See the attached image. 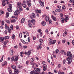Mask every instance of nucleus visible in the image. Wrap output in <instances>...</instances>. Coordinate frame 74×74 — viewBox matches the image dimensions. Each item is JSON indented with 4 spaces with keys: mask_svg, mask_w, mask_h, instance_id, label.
<instances>
[{
    "mask_svg": "<svg viewBox=\"0 0 74 74\" xmlns=\"http://www.w3.org/2000/svg\"><path fill=\"white\" fill-rule=\"evenodd\" d=\"M42 67H43V71H46L47 70V65H45V66L44 65H43Z\"/></svg>",
    "mask_w": 74,
    "mask_h": 74,
    "instance_id": "obj_9",
    "label": "nucleus"
},
{
    "mask_svg": "<svg viewBox=\"0 0 74 74\" xmlns=\"http://www.w3.org/2000/svg\"><path fill=\"white\" fill-rule=\"evenodd\" d=\"M30 22H31V21L29 20L28 21V26L29 27H30L31 28H32V27H33V25L31 23H30Z\"/></svg>",
    "mask_w": 74,
    "mask_h": 74,
    "instance_id": "obj_8",
    "label": "nucleus"
},
{
    "mask_svg": "<svg viewBox=\"0 0 74 74\" xmlns=\"http://www.w3.org/2000/svg\"><path fill=\"white\" fill-rule=\"evenodd\" d=\"M62 8L63 10H64V9H66V7H65V6L63 5L62 7Z\"/></svg>",
    "mask_w": 74,
    "mask_h": 74,
    "instance_id": "obj_62",
    "label": "nucleus"
},
{
    "mask_svg": "<svg viewBox=\"0 0 74 74\" xmlns=\"http://www.w3.org/2000/svg\"><path fill=\"white\" fill-rule=\"evenodd\" d=\"M5 65H7V62L6 61L4 62V63L2 64V66H4Z\"/></svg>",
    "mask_w": 74,
    "mask_h": 74,
    "instance_id": "obj_20",
    "label": "nucleus"
},
{
    "mask_svg": "<svg viewBox=\"0 0 74 74\" xmlns=\"http://www.w3.org/2000/svg\"><path fill=\"white\" fill-rule=\"evenodd\" d=\"M18 58L16 57H15V58L14 60V62H16V61H18Z\"/></svg>",
    "mask_w": 74,
    "mask_h": 74,
    "instance_id": "obj_36",
    "label": "nucleus"
},
{
    "mask_svg": "<svg viewBox=\"0 0 74 74\" xmlns=\"http://www.w3.org/2000/svg\"><path fill=\"white\" fill-rule=\"evenodd\" d=\"M9 40H6L4 42V44H5V45H6L7 44L8 42H9Z\"/></svg>",
    "mask_w": 74,
    "mask_h": 74,
    "instance_id": "obj_28",
    "label": "nucleus"
},
{
    "mask_svg": "<svg viewBox=\"0 0 74 74\" xmlns=\"http://www.w3.org/2000/svg\"><path fill=\"white\" fill-rule=\"evenodd\" d=\"M4 21H1V24L2 25H4Z\"/></svg>",
    "mask_w": 74,
    "mask_h": 74,
    "instance_id": "obj_48",
    "label": "nucleus"
},
{
    "mask_svg": "<svg viewBox=\"0 0 74 74\" xmlns=\"http://www.w3.org/2000/svg\"><path fill=\"white\" fill-rule=\"evenodd\" d=\"M39 3L42 7H44V4L43 1H40L39 2Z\"/></svg>",
    "mask_w": 74,
    "mask_h": 74,
    "instance_id": "obj_12",
    "label": "nucleus"
},
{
    "mask_svg": "<svg viewBox=\"0 0 74 74\" xmlns=\"http://www.w3.org/2000/svg\"><path fill=\"white\" fill-rule=\"evenodd\" d=\"M16 22L15 19H12L11 20V23H15Z\"/></svg>",
    "mask_w": 74,
    "mask_h": 74,
    "instance_id": "obj_25",
    "label": "nucleus"
},
{
    "mask_svg": "<svg viewBox=\"0 0 74 74\" xmlns=\"http://www.w3.org/2000/svg\"><path fill=\"white\" fill-rule=\"evenodd\" d=\"M34 73V74H39V73L38 72H37V71L36 70V72H35Z\"/></svg>",
    "mask_w": 74,
    "mask_h": 74,
    "instance_id": "obj_64",
    "label": "nucleus"
},
{
    "mask_svg": "<svg viewBox=\"0 0 74 74\" xmlns=\"http://www.w3.org/2000/svg\"><path fill=\"white\" fill-rule=\"evenodd\" d=\"M36 72V70H34L33 71H32L30 73V74H33L34 73Z\"/></svg>",
    "mask_w": 74,
    "mask_h": 74,
    "instance_id": "obj_23",
    "label": "nucleus"
},
{
    "mask_svg": "<svg viewBox=\"0 0 74 74\" xmlns=\"http://www.w3.org/2000/svg\"><path fill=\"white\" fill-rule=\"evenodd\" d=\"M64 19L63 18H61V21L63 23H64Z\"/></svg>",
    "mask_w": 74,
    "mask_h": 74,
    "instance_id": "obj_41",
    "label": "nucleus"
},
{
    "mask_svg": "<svg viewBox=\"0 0 74 74\" xmlns=\"http://www.w3.org/2000/svg\"><path fill=\"white\" fill-rule=\"evenodd\" d=\"M14 73H12V74H18L20 72L19 70L18 69H15L14 70Z\"/></svg>",
    "mask_w": 74,
    "mask_h": 74,
    "instance_id": "obj_3",
    "label": "nucleus"
},
{
    "mask_svg": "<svg viewBox=\"0 0 74 74\" xmlns=\"http://www.w3.org/2000/svg\"><path fill=\"white\" fill-rule=\"evenodd\" d=\"M29 63V61H26V64H25L27 66H28V64Z\"/></svg>",
    "mask_w": 74,
    "mask_h": 74,
    "instance_id": "obj_45",
    "label": "nucleus"
},
{
    "mask_svg": "<svg viewBox=\"0 0 74 74\" xmlns=\"http://www.w3.org/2000/svg\"><path fill=\"white\" fill-rule=\"evenodd\" d=\"M24 54H25V55H27L28 56H29V55H30V54H31V51H28V52L25 51Z\"/></svg>",
    "mask_w": 74,
    "mask_h": 74,
    "instance_id": "obj_4",
    "label": "nucleus"
},
{
    "mask_svg": "<svg viewBox=\"0 0 74 74\" xmlns=\"http://www.w3.org/2000/svg\"><path fill=\"white\" fill-rule=\"evenodd\" d=\"M52 41V44L53 45V44H54L55 43V42H56V40H53Z\"/></svg>",
    "mask_w": 74,
    "mask_h": 74,
    "instance_id": "obj_26",
    "label": "nucleus"
},
{
    "mask_svg": "<svg viewBox=\"0 0 74 74\" xmlns=\"http://www.w3.org/2000/svg\"><path fill=\"white\" fill-rule=\"evenodd\" d=\"M30 64H31V65H33V66H32L33 68L34 67V64H33V62H30Z\"/></svg>",
    "mask_w": 74,
    "mask_h": 74,
    "instance_id": "obj_31",
    "label": "nucleus"
},
{
    "mask_svg": "<svg viewBox=\"0 0 74 74\" xmlns=\"http://www.w3.org/2000/svg\"><path fill=\"white\" fill-rule=\"evenodd\" d=\"M36 12L39 14H41V10H38V9L36 10Z\"/></svg>",
    "mask_w": 74,
    "mask_h": 74,
    "instance_id": "obj_22",
    "label": "nucleus"
},
{
    "mask_svg": "<svg viewBox=\"0 0 74 74\" xmlns=\"http://www.w3.org/2000/svg\"><path fill=\"white\" fill-rule=\"evenodd\" d=\"M63 64H65V63H66V60L64 59L63 61Z\"/></svg>",
    "mask_w": 74,
    "mask_h": 74,
    "instance_id": "obj_57",
    "label": "nucleus"
},
{
    "mask_svg": "<svg viewBox=\"0 0 74 74\" xmlns=\"http://www.w3.org/2000/svg\"><path fill=\"white\" fill-rule=\"evenodd\" d=\"M30 23H32L33 25H35V23H36V21H35V20L32 19V20L31 21Z\"/></svg>",
    "mask_w": 74,
    "mask_h": 74,
    "instance_id": "obj_14",
    "label": "nucleus"
},
{
    "mask_svg": "<svg viewBox=\"0 0 74 74\" xmlns=\"http://www.w3.org/2000/svg\"><path fill=\"white\" fill-rule=\"evenodd\" d=\"M61 67V64H59L58 65V68H59Z\"/></svg>",
    "mask_w": 74,
    "mask_h": 74,
    "instance_id": "obj_46",
    "label": "nucleus"
},
{
    "mask_svg": "<svg viewBox=\"0 0 74 74\" xmlns=\"http://www.w3.org/2000/svg\"><path fill=\"white\" fill-rule=\"evenodd\" d=\"M52 19L54 21H56V17H55L53 15H52Z\"/></svg>",
    "mask_w": 74,
    "mask_h": 74,
    "instance_id": "obj_18",
    "label": "nucleus"
},
{
    "mask_svg": "<svg viewBox=\"0 0 74 74\" xmlns=\"http://www.w3.org/2000/svg\"><path fill=\"white\" fill-rule=\"evenodd\" d=\"M21 2H19L17 3V8H19V10L21 11H23V10L22 9V7L21 6Z\"/></svg>",
    "mask_w": 74,
    "mask_h": 74,
    "instance_id": "obj_2",
    "label": "nucleus"
},
{
    "mask_svg": "<svg viewBox=\"0 0 74 74\" xmlns=\"http://www.w3.org/2000/svg\"><path fill=\"white\" fill-rule=\"evenodd\" d=\"M0 42L2 43L4 42V38L3 37H1L0 38Z\"/></svg>",
    "mask_w": 74,
    "mask_h": 74,
    "instance_id": "obj_10",
    "label": "nucleus"
},
{
    "mask_svg": "<svg viewBox=\"0 0 74 74\" xmlns=\"http://www.w3.org/2000/svg\"><path fill=\"white\" fill-rule=\"evenodd\" d=\"M32 16L33 17H31V16H30V18L31 19H33V18H36V15H35V14H34V13H33L32 14Z\"/></svg>",
    "mask_w": 74,
    "mask_h": 74,
    "instance_id": "obj_11",
    "label": "nucleus"
},
{
    "mask_svg": "<svg viewBox=\"0 0 74 74\" xmlns=\"http://www.w3.org/2000/svg\"><path fill=\"white\" fill-rule=\"evenodd\" d=\"M5 21L6 22V23H10V21L9 20H7L6 19L5 20Z\"/></svg>",
    "mask_w": 74,
    "mask_h": 74,
    "instance_id": "obj_33",
    "label": "nucleus"
},
{
    "mask_svg": "<svg viewBox=\"0 0 74 74\" xmlns=\"http://www.w3.org/2000/svg\"><path fill=\"white\" fill-rule=\"evenodd\" d=\"M41 24L42 26H44L46 25V22L45 21H42L41 23Z\"/></svg>",
    "mask_w": 74,
    "mask_h": 74,
    "instance_id": "obj_16",
    "label": "nucleus"
},
{
    "mask_svg": "<svg viewBox=\"0 0 74 74\" xmlns=\"http://www.w3.org/2000/svg\"><path fill=\"white\" fill-rule=\"evenodd\" d=\"M69 18H70L69 16H66L65 18L64 19V20L66 22H67V20H69Z\"/></svg>",
    "mask_w": 74,
    "mask_h": 74,
    "instance_id": "obj_7",
    "label": "nucleus"
},
{
    "mask_svg": "<svg viewBox=\"0 0 74 74\" xmlns=\"http://www.w3.org/2000/svg\"><path fill=\"white\" fill-rule=\"evenodd\" d=\"M26 3L28 5V7H31L32 6V3L30 2H27Z\"/></svg>",
    "mask_w": 74,
    "mask_h": 74,
    "instance_id": "obj_19",
    "label": "nucleus"
},
{
    "mask_svg": "<svg viewBox=\"0 0 74 74\" xmlns=\"http://www.w3.org/2000/svg\"><path fill=\"white\" fill-rule=\"evenodd\" d=\"M9 38H10V36H5L4 37L5 40L9 39Z\"/></svg>",
    "mask_w": 74,
    "mask_h": 74,
    "instance_id": "obj_30",
    "label": "nucleus"
},
{
    "mask_svg": "<svg viewBox=\"0 0 74 74\" xmlns=\"http://www.w3.org/2000/svg\"><path fill=\"white\" fill-rule=\"evenodd\" d=\"M1 12V14H4V11H3L0 10V14Z\"/></svg>",
    "mask_w": 74,
    "mask_h": 74,
    "instance_id": "obj_55",
    "label": "nucleus"
},
{
    "mask_svg": "<svg viewBox=\"0 0 74 74\" xmlns=\"http://www.w3.org/2000/svg\"><path fill=\"white\" fill-rule=\"evenodd\" d=\"M11 28H10L8 30V32L9 33H11Z\"/></svg>",
    "mask_w": 74,
    "mask_h": 74,
    "instance_id": "obj_49",
    "label": "nucleus"
},
{
    "mask_svg": "<svg viewBox=\"0 0 74 74\" xmlns=\"http://www.w3.org/2000/svg\"><path fill=\"white\" fill-rule=\"evenodd\" d=\"M49 17L48 16H47L45 18V20L46 22H48V21H49Z\"/></svg>",
    "mask_w": 74,
    "mask_h": 74,
    "instance_id": "obj_17",
    "label": "nucleus"
},
{
    "mask_svg": "<svg viewBox=\"0 0 74 74\" xmlns=\"http://www.w3.org/2000/svg\"><path fill=\"white\" fill-rule=\"evenodd\" d=\"M23 48L24 49H26L27 48V46H23Z\"/></svg>",
    "mask_w": 74,
    "mask_h": 74,
    "instance_id": "obj_51",
    "label": "nucleus"
},
{
    "mask_svg": "<svg viewBox=\"0 0 74 74\" xmlns=\"http://www.w3.org/2000/svg\"><path fill=\"white\" fill-rule=\"evenodd\" d=\"M56 53H58V52H59V49H57L56 50Z\"/></svg>",
    "mask_w": 74,
    "mask_h": 74,
    "instance_id": "obj_52",
    "label": "nucleus"
},
{
    "mask_svg": "<svg viewBox=\"0 0 74 74\" xmlns=\"http://www.w3.org/2000/svg\"><path fill=\"white\" fill-rule=\"evenodd\" d=\"M16 56H14L12 57L11 59V62H14V58H16Z\"/></svg>",
    "mask_w": 74,
    "mask_h": 74,
    "instance_id": "obj_13",
    "label": "nucleus"
},
{
    "mask_svg": "<svg viewBox=\"0 0 74 74\" xmlns=\"http://www.w3.org/2000/svg\"><path fill=\"white\" fill-rule=\"evenodd\" d=\"M11 67L12 69L14 70H15L16 69V66H14V65H12L11 66Z\"/></svg>",
    "mask_w": 74,
    "mask_h": 74,
    "instance_id": "obj_21",
    "label": "nucleus"
},
{
    "mask_svg": "<svg viewBox=\"0 0 74 74\" xmlns=\"http://www.w3.org/2000/svg\"><path fill=\"white\" fill-rule=\"evenodd\" d=\"M8 6L10 8H12V5L11 4H9Z\"/></svg>",
    "mask_w": 74,
    "mask_h": 74,
    "instance_id": "obj_39",
    "label": "nucleus"
},
{
    "mask_svg": "<svg viewBox=\"0 0 74 74\" xmlns=\"http://www.w3.org/2000/svg\"><path fill=\"white\" fill-rule=\"evenodd\" d=\"M5 1L6 0H2L1 1L2 2V5L3 6H4L5 5L6 3H5Z\"/></svg>",
    "mask_w": 74,
    "mask_h": 74,
    "instance_id": "obj_5",
    "label": "nucleus"
},
{
    "mask_svg": "<svg viewBox=\"0 0 74 74\" xmlns=\"http://www.w3.org/2000/svg\"><path fill=\"white\" fill-rule=\"evenodd\" d=\"M31 2V0H27L26 3H30Z\"/></svg>",
    "mask_w": 74,
    "mask_h": 74,
    "instance_id": "obj_59",
    "label": "nucleus"
},
{
    "mask_svg": "<svg viewBox=\"0 0 74 74\" xmlns=\"http://www.w3.org/2000/svg\"><path fill=\"white\" fill-rule=\"evenodd\" d=\"M36 71H38L39 72L40 71H41V70L40 69V68H37L36 69Z\"/></svg>",
    "mask_w": 74,
    "mask_h": 74,
    "instance_id": "obj_42",
    "label": "nucleus"
},
{
    "mask_svg": "<svg viewBox=\"0 0 74 74\" xmlns=\"http://www.w3.org/2000/svg\"><path fill=\"white\" fill-rule=\"evenodd\" d=\"M8 10L9 12H12V9L11 8H8Z\"/></svg>",
    "mask_w": 74,
    "mask_h": 74,
    "instance_id": "obj_32",
    "label": "nucleus"
},
{
    "mask_svg": "<svg viewBox=\"0 0 74 74\" xmlns=\"http://www.w3.org/2000/svg\"><path fill=\"white\" fill-rule=\"evenodd\" d=\"M15 35H14V34L12 35V38L14 40L15 39Z\"/></svg>",
    "mask_w": 74,
    "mask_h": 74,
    "instance_id": "obj_37",
    "label": "nucleus"
},
{
    "mask_svg": "<svg viewBox=\"0 0 74 74\" xmlns=\"http://www.w3.org/2000/svg\"><path fill=\"white\" fill-rule=\"evenodd\" d=\"M63 14L62 13H61L60 14V17H63Z\"/></svg>",
    "mask_w": 74,
    "mask_h": 74,
    "instance_id": "obj_63",
    "label": "nucleus"
},
{
    "mask_svg": "<svg viewBox=\"0 0 74 74\" xmlns=\"http://www.w3.org/2000/svg\"><path fill=\"white\" fill-rule=\"evenodd\" d=\"M9 73L10 74H11V73H12V71L11 69H10L9 70Z\"/></svg>",
    "mask_w": 74,
    "mask_h": 74,
    "instance_id": "obj_53",
    "label": "nucleus"
},
{
    "mask_svg": "<svg viewBox=\"0 0 74 74\" xmlns=\"http://www.w3.org/2000/svg\"><path fill=\"white\" fill-rule=\"evenodd\" d=\"M19 37L21 38L22 37V33L21 32H20L19 34Z\"/></svg>",
    "mask_w": 74,
    "mask_h": 74,
    "instance_id": "obj_34",
    "label": "nucleus"
},
{
    "mask_svg": "<svg viewBox=\"0 0 74 74\" xmlns=\"http://www.w3.org/2000/svg\"><path fill=\"white\" fill-rule=\"evenodd\" d=\"M28 42H30V38L29 37L28 38Z\"/></svg>",
    "mask_w": 74,
    "mask_h": 74,
    "instance_id": "obj_54",
    "label": "nucleus"
},
{
    "mask_svg": "<svg viewBox=\"0 0 74 74\" xmlns=\"http://www.w3.org/2000/svg\"><path fill=\"white\" fill-rule=\"evenodd\" d=\"M49 39H50V41H49V45H51V44H52V41H51L52 39H51L50 38H49Z\"/></svg>",
    "mask_w": 74,
    "mask_h": 74,
    "instance_id": "obj_29",
    "label": "nucleus"
},
{
    "mask_svg": "<svg viewBox=\"0 0 74 74\" xmlns=\"http://www.w3.org/2000/svg\"><path fill=\"white\" fill-rule=\"evenodd\" d=\"M67 56L68 57L66 59V60L67 61H68V64H70L72 62V60L73 59V58H72L73 55L71 53V52L68 51L67 52Z\"/></svg>",
    "mask_w": 74,
    "mask_h": 74,
    "instance_id": "obj_1",
    "label": "nucleus"
},
{
    "mask_svg": "<svg viewBox=\"0 0 74 74\" xmlns=\"http://www.w3.org/2000/svg\"><path fill=\"white\" fill-rule=\"evenodd\" d=\"M39 41L40 43H42V42H43V40L42 39H39Z\"/></svg>",
    "mask_w": 74,
    "mask_h": 74,
    "instance_id": "obj_43",
    "label": "nucleus"
},
{
    "mask_svg": "<svg viewBox=\"0 0 74 74\" xmlns=\"http://www.w3.org/2000/svg\"><path fill=\"white\" fill-rule=\"evenodd\" d=\"M10 55L12 56L14 55V51H13L12 49H10Z\"/></svg>",
    "mask_w": 74,
    "mask_h": 74,
    "instance_id": "obj_6",
    "label": "nucleus"
},
{
    "mask_svg": "<svg viewBox=\"0 0 74 74\" xmlns=\"http://www.w3.org/2000/svg\"><path fill=\"white\" fill-rule=\"evenodd\" d=\"M31 61L32 62H33L34 61V58H31Z\"/></svg>",
    "mask_w": 74,
    "mask_h": 74,
    "instance_id": "obj_47",
    "label": "nucleus"
},
{
    "mask_svg": "<svg viewBox=\"0 0 74 74\" xmlns=\"http://www.w3.org/2000/svg\"><path fill=\"white\" fill-rule=\"evenodd\" d=\"M21 42H22L23 43V44H26V42H25V40H23L22 39H21Z\"/></svg>",
    "mask_w": 74,
    "mask_h": 74,
    "instance_id": "obj_24",
    "label": "nucleus"
},
{
    "mask_svg": "<svg viewBox=\"0 0 74 74\" xmlns=\"http://www.w3.org/2000/svg\"><path fill=\"white\" fill-rule=\"evenodd\" d=\"M13 27H14L13 26V25H11V26L10 27V29H11L12 30H13Z\"/></svg>",
    "mask_w": 74,
    "mask_h": 74,
    "instance_id": "obj_44",
    "label": "nucleus"
},
{
    "mask_svg": "<svg viewBox=\"0 0 74 74\" xmlns=\"http://www.w3.org/2000/svg\"><path fill=\"white\" fill-rule=\"evenodd\" d=\"M25 18H22L21 21V23H23L25 22Z\"/></svg>",
    "mask_w": 74,
    "mask_h": 74,
    "instance_id": "obj_15",
    "label": "nucleus"
},
{
    "mask_svg": "<svg viewBox=\"0 0 74 74\" xmlns=\"http://www.w3.org/2000/svg\"><path fill=\"white\" fill-rule=\"evenodd\" d=\"M25 33L27 36H29V32H28L27 31H26L25 32Z\"/></svg>",
    "mask_w": 74,
    "mask_h": 74,
    "instance_id": "obj_50",
    "label": "nucleus"
},
{
    "mask_svg": "<svg viewBox=\"0 0 74 74\" xmlns=\"http://www.w3.org/2000/svg\"><path fill=\"white\" fill-rule=\"evenodd\" d=\"M42 45V43H40V44L38 45V47H39V48L40 49H41L42 48V47H41V46Z\"/></svg>",
    "mask_w": 74,
    "mask_h": 74,
    "instance_id": "obj_35",
    "label": "nucleus"
},
{
    "mask_svg": "<svg viewBox=\"0 0 74 74\" xmlns=\"http://www.w3.org/2000/svg\"><path fill=\"white\" fill-rule=\"evenodd\" d=\"M14 15H18V13L15 12L14 13Z\"/></svg>",
    "mask_w": 74,
    "mask_h": 74,
    "instance_id": "obj_58",
    "label": "nucleus"
},
{
    "mask_svg": "<svg viewBox=\"0 0 74 74\" xmlns=\"http://www.w3.org/2000/svg\"><path fill=\"white\" fill-rule=\"evenodd\" d=\"M55 11L56 12H60V9H57V10H56Z\"/></svg>",
    "mask_w": 74,
    "mask_h": 74,
    "instance_id": "obj_38",
    "label": "nucleus"
},
{
    "mask_svg": "<svg viewBox=\"0 0 74 74\" xmlns=\"http://www.w3.org/2000/svg\"><path fill=\"white\" fill-rule=\"evenodd\" d=\"M18 12H19V13H20V12H21V11H20L18 10H16L15 12H16L17 13V12H18Z\"/></svg>",
    "mask_w": 74,
    "mask_h": 74,
    "instance_id": "obj_56",
    "label": "nucleus"
},
{
    "mask_svg": "<svg viewBox=\"0 0 74 74\" xmlns=\"http://www.w3.org/2000/svg\"><path fill=\"white\" fill-rule=\"evenodd\" d=\"M42 63L44 65H45V61H42Z\"/></svg>",
    "mask_w": 74,
    "mask_h": 74,
    "instance_id": "obj_60",
    "label": "nucleus"
},
{
    "mask_svg": "<svg viewBox=\"0 0 74 74\" xmlns=\"http://www.w3.org/2000/svg\"><path fill=\"white\" fill-rule=\"evenodd\" d=\"M10 15V13L9 12H6V18H8L9 16V15Z\"/></svg>",
    "mask_w": 74,
    "mask_h": 74,
    "instance_id": "obj_27",
    "label": "nucleus"
},
{
    "mask_svg": "<svg viewBox=\"0 0 74 74\" xmlns=\"http://www.w3.org/2000/svg\"><path fill=\"white\" fill-rule=\"evenodd\" d=\"M22 5L23 7H24V8H26L27 7V6L25 4H23Z\"/></svg>",
    "mask_w": 74,
    "mask_h": 74,
    "instance_id": "obj_40",
    "label": "nucleus"
},
{
    "mask_svg": "<svg viewBox=\"0 0 74 74\" xmlns=\"http://www.w3.org/2000/svg\"><path fill=\"white\" fill-rule=\"evenodd\" d=\"M3 56H2L1 59L0 60V62H2V61H3Z\"/></svg>",
    "mask_w": 74,
    "mask_h": 74,
    "instance_id": "obj_61",
    "label": "nucleus"
}]
</instances>
